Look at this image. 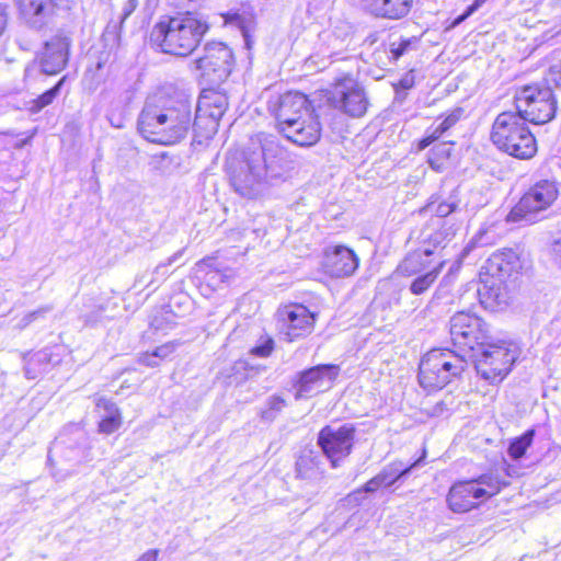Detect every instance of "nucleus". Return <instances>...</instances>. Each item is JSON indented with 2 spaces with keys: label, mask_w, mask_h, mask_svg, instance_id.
I'll use <instances>...</instances> for the list:
<instances>
[{
  "label": "nucleus",
  "mask_w": 561,
  "mask_h": 561,
  "mask_svg": "<svg viewBox=\"0 0 561 561\" xmlns=\"http://www.w3.org/2000/svg\"><path fill=\"white\" fill-rule=\"evenodd\" d=\"M226 170L233 192L252 201L264 196L272 185L285 181L293 170V161L277 136L259 133L239 158L227 160Z\"/></svg>",
  "instance_id": "obj_1"
},
{
  "label": "nucleus",
  "mask_w": 561,
  "mask_h": 561,
  "mask_svg": "<svg viewBox=\"0 0 561 561\" xmlns=\"http://www.w3.org/2000/svg\"><path fill=\"white\" fill-rule=\"evenodd\" d=\"M137 126L141 136L151 142L178 144L192 127L191 101L163 91L156 92L147 98Z\"/></svg>",
  "instance_id": "obj_2"
},
{
  "label": "nucleus",
  "mask_w": 561,
  "mask_h": 561,
  "mask_svg": "<svg viewBox=\"0 0 561 561\" xmlns=\"http://www.w3.org/2000/svg\"><path fill=\"white\" fill-rule=\"evenodd\" d=\"M268 110L276 119L278 131L293 144L310 147L320 140L319 116L304 93L286 92L270 101Z\"/></svg>",
  "instance_id": "obj_3"
},
{
  "label": "nucleus",
  "mask_w": 561,
  "mask_h": 561,
  "mask_svg": "<svg viewBox=\"0 0 561 561\" xmlns=\"http://www.w3.org/2000/svg\"><path fill=\"white\" fill-rule=\"evenodd\" d=\"M527 124L522 114L512 110L500 113L492 125L493 145L514 158H533L537 152V142Z\"/></svg>",
  "instance_id": "obj_4"
},
{
  "label": "nucleus",
  "mask_w": 561,
  "mask_h": 561,
  "mask_svg": "<svg viewBox=\"0 0 561 561\" xmlns=\"http://www.w3.org/2000/svg\"><path fill=\"white\" fill-rule=\"evenodd\" d=\"M520 270L519 255L513 249L492 253L480 268V278L484 284L482 289H478L481 302L497 307L506 305L507 296L502 289V284L517 275Z\"/></svg>",
  "instance_id": "obj_5"
},
{
  "label": "nucleus",
  "mask_w": 561,
  "mask_h": 561,
  "mask_svg": "<svg viewBox=\"0 0 561 561\" xmlns=\"http://www.w3.org/2000/svg\"><path fill=\"white\" fill-rule=\"evenodd\" d=\"M467 365L466 354L447 348L427 352L419 366V382L426 390H439L460 377Z\"/></svg>",
  "instance_id": "obj_6"
},
{
  "label": "nucleus",
  "mask_w": 561,
  "mask_h": 561,
  "mask_svg": "<svg viewBox=\"0 0 561 561\" xmlns=\"http://www.w3.org/2000/svg\"><path fill=\"white\" fill-rule=\"evenodd\" d=\"M516 359L517 350L513 344L493 343L491 339L467 355V362L472 360L478 375L490 383L501 382Z\"/></svg>",
  "instance_id": "obj_7"
},
{
  "label": "nucleus",
  "mask_w": 561,
  "mask_h": 561,
  "mask_svg": "<svg viewBox=\"0 0 561 561\" xmlns=\"http://www.w3.org/2000/svg\"><path fill=\"white\" fill-rule=\"evenodd\" d=\"M515 113L534 125L552 121L557 112V100L550 87L525 85L515 95Z\"/></svg>",
  "instance_id": "obj_8"
},
{
  "label": "nucleus",
  "mask_w": 561,
  "mask_h": 561,
  "mask_svg": "<svg viewBox=\"0 0 561 561\" xmlns=\"http://www.w3.org/2000/svg\"><path fill=\"white\" fill-rule=\"evenodd\" d=\"M558 194L559 190L554 181L540 180L536 182L508 213L507 221L535 222L537 215L550 207Z\"/></svg>",
  "instance_id": "obj_9"
},
{
  "label": "nucleus",
  "mask_w": 561,
  "mask_h": 561,
  "mask_svg": "<svg viewBox=\"0 0 561 561\" xmlns=\"http://www.w3.org/2000/svg\"><path fill=\"white\" fill-rule=\"evenodd\" d=\"M449 324L451 341L459 348V354L467 356L477 346L491 339L488 334L486 323L473 313L456 312L450 318Z\"/></svg>",
  "instance_id": "obj_10"
},
{
  "label": "nucleus",
  "mask_w": 561,
  "mask_h": 561,
  "mask_svg": "<svg viewBox=\"0 0 561 561\" xmlns=\"http://www.w3.org/2000/svg\"><path fill=\"white\" fill-rule=\"evenodd\" d=\"M354 439L355 428L351 424H344L337 428L328 425L318 434V445L330 460L332 468H337L340 462L351 454Z\"/></svg>",
  "instance_id": "obj_11"
},
{
  "label": "nucleus",
  "mask_w": 561,
  "mask_h": 561,
  "mask_svg": "<svg viewBox=\"0 0 561 561\" xmlns=\"http://www.w3.org/2000/svg\"><path fill=\"white\" fill-rule=\"evenodd\" d=\"M334 106L351 117H362L368 107L364 88L350 75L337 78L332 92Z\"/></svg>",
  "instance_id": "obj_12"
},
{
  "label": "nucleus",
  "mask_w": 561,
  "mask_h": 561,
  "mask_svg": "<svg viewBox=\"0 0 561 561\" xmlns=\"http://www.w3.org/2000/svg\"><path fill=\"white\" fill-rule=\"evenodd\" d=\"M339 373L340 367L333 364H321L298 373L294 383L295 399L311 398L331 388Z\"/></svg>",
  "instance_id": "obj_13"
},
{
  "label": "nucleus",
  "mask_w": 561,
  "mask_h": 561,
  "mask_svg": "<svg viewBox=\"0 0 561 561\" xmlns=\"http://www.w3.org/2000/svg\"><path fill=\"white\" fill-rule=\"evenodd\" d=\"M282 330L289 341L305 337L312 333L318 312L300 304L284 306L277 311Z\"/></svg>",
  "instance_id": "obj_14"
},
{
  "label": "nucleus",
  "mask_w": 561,
  "mask_h": 561,
  "mask_svg": "<svg viewBox=\"0 0 561 561\" xmlns=\"http://www.w3.org/2000/svg\"><path fill=\"white\" fill-rule=\"evenodd\" d=\"M20 20L33 31H42L54 22L53 0H14Z\"/></svg>",
  "instance_id": "obj_15"
},
{
  "label": "nucleus",
  "mask_w": 561,
  "mask_h": 561,
  "mask_svg": "<svg viewBox=\"0 0 561 561\" xmlns=\"http://www.w3.org/2000/svg\"><path fill=\"white\" fill-rule=\"evenodd\" d=\"M355 252L345 245L329 247L324 251L323 270L331 277H348L358 268Z\"/></svg>",
  "instance_id": "obj_16"
},
{
  "label": "nucleus",
  "mask_w": 561,
  "mask_h": 561,
  "mask_svg": "<svg viewBox=\"0 0 561 561\" xmlns=\"http://www.w3.org/2000/svg\"><path fill=\"white\" fill-rule=\"evenodd\" d=\"M485 500V491L469 480L451 485L447 494L448 507L455 513L469 512Z\"/></svg>",
  "instance_id": "obj_17"
},
{
  "label": "nucleus",
  "mask_w": 561,
  "mask_h": 561,
  "mask_svg": "<svg viewBox=\"0 0 561 561\" xmlns=\"http://www.w3.org/2000/svg\"><path fill=\"white\" fill-rule=\"evenodd\" d=\"M456 228L446 220L431 219L421 230L419 244L435 256L455 238Z\"/></svg>",
  "instance_id": "obj_18"
},
{
  "label": "nucleus",
  "mask_w": 561,
  "mask_h": 561,
  "mask_svg": "<svg viewBox=\"0 0 561 561\" xmlns=\"http://www.w3.org/2000/svg\"><path fill=\"white\" fill-rule=\"evenodd\" d=\"M211 23L220 25L227 32L250 35L255 26V11L250 3H241L225 13L214 15Z\"/></svg>",
  "instance_id": "obj_19"
},
{
  "label": "nucleus",
  "mask_w": 561,
  "mask_h": 561,
  "mask_svg": "<svg viewBox=\"0 0 561 561\" xmlns=\"http://www.w3.org/2000/svg\"><path fill=\"white\" fill-rule=\"evenodd\" d=\"M205 54L197 59V67L203 70H211L218 77H228L233 65L232 50L224 43L211 41L204 47Z\"/></svg>",
  "instance_id": "obj_20"
},
{
  "label": "nucleus",
  "mask_w": 561,
  "mask_h": 561,
  "mask_svg": "<svg viewBox=\"0 0 561 561\" xmlns=\"http://www.w3.org/2000/svg\"><path fill=\"white\" fill-rule=\"evenodd\" d=\"M156 28L160 35H170L172 33L205 35L209 30V24L202 16L185 13L178 16H163L156 25Z\"/></svg>",
  "instance_id": "obj_21"
},
{
  "label": "nucleus",
  "mask_w": 561,
  "mask_h": 561,
  "mask_svg": "<svg viewBox=\"0 0 561 561\" xmlns=\"http://www.w3.org/2000/svg\"><path fill=\"white\" fill-rule=\"evenodd\" d=\"M228 107V99L225 94L210 92L203 94L197 102L195 124L197 128L203 127L205 114H207V131L213 133L218 127L219 119Z\"/></svg>",
  "instance_id": "obj_22"
},
{
  "label": "nucleus",
  "mask_w": 561,
  "mask_h": 561,
  "mask_svg": "<svg viewBox=\"0 0 561 561\" xmlns=\"http://www.w3.org/2000/svg\"><path fill=\"white\" fill-rule=\"evenodd\" d=\"M68 37H50L44 43L39 53V62L43 72L56 75L60 72L68 61Z\"/></svg>",
  "instance_id": "obj_23"
},
{
  "label": "nucleus",
  "mask_w": 561,
  "mask_h": 561,
  "mask_svg": "<svg viewBox=\"0 0 561 561\" xmlns=\"http://www.w3.org/2000/svg\"><path fill=\"white\" fill-rule=\"evenodd\" d=\"M150 45L161 53L185 57L198 46V37H149Z\"/></svg>",
  "instance_id": "obj_24"
},
{
  "label": "nucleus",
  "mask_w": 561,
  "mask_h": 561,
  "mask_svg": "<svg viewBox=\"0 0 561 561\" xmlns=\"http://www.w3.org/2000/svg\"><path fill=\"white\" fill-rule=\"evenodd\" d=\"M432 257L431 251L423 249L419 244L417 249L405 254L403 260L397 266L396 273L405 277L423 274L425 270H430L433 262Z\"/></svg>",
  "instance_id": "obj_25"
},
{
  "label": "nucleus",
  "mask_w": 561,
  "mask_h": 561,
  "mask_svg": "<svg viewBox=\"0 0 561 561\" xmlns=\"http://www.w3.org/2000/svg\"><path fill=\"white\" fill-rule=\"evenodd\" d=\"M363 3L376 16L400 19L409 13L412 0H363Z\"/></svg>",
  "instance_id": "obj_26"
},
{
  "label": "nucleus",
  "mask_w": 561,
  "mask_h": 561,
  "mask_svg": "<svg viewBox=\"0 0 561 561\" xmlns=\"http://www.w3.org/2000/svg\"><path fill=\"white\" fill-rule=\"evenodd\" d=\"M321 458L312 449H305L296 460V477L302 480L316 481L322 478Z\"/></svg>",
  "instance_id": "obj_27"
},
{
  "label": "nucleus",
  "mask_w": 561,
  "mask_h": 561,
  "mask_svg": "<svg viewBox=\"0 0 561 561\" xmlns=\"http://www.w3.org/2000/svg\"><path fill=\"white\" fill-rule=\"evenodd\" d=\"M88 56L91 64H94L95 69L100 70L111 59L113 49L118 45L119 37H94Z\"/></svg>",
  "instance_id": "obj_28"
},
{
  "label": "nucleus",
  "mask_w": 561,
  "mask_h": 561,
  "mask_svg": "<svg viewBox=\"0 0 561 561\" xmlns=\"http://www.w3.org/2000/svg\"><path fill=\"white\" fill-rule=\"evenodd\" d=\"M422 458L416 459L410 466H404L402 461H393L385 466L381 471L377 474L380 480V483L383 488H390L396 482L403 480L407 478L414 468L419 467Z\"/></svg>",
  "instance_id": "obj_29"
},
{
  "label": "nucleus",
  "mask_w": 561,
  "mask_h": 561,
  "mask_svg": "<svg viewBox=\"0 0 561 561\" xmlns=\"http://www.w3.org/2000/svg\"><path fill=\"white\" fill-rule=\"evenodd\" d=\"M24 374L27 379H35L42 373H45L51 363V353L44 348L36 353L23 355Z\"/></svg>",
  "instance_id": "obj_30"
},
{
  "label": "nucleus",
  "mask_w": 561,
  "mask_h": 561,
  "mask_svg": "<svg viewBox=\"0 0 561 561\" xmlns=\"http://www.w3.org/2000/svg\"><path fill=\"white\" fill-rule=\"evenodd\" d=\"M96 407L105 412L99 423V431L104 434H112L117 431L122 425V417L116 404L108 399L100 398Z\"/></svg>",
  "instance_id": "obj_31"
},
{
  "label": "nucleus",
  "mask_w": 561,
  "mask_h": 561,
  "mask_svg": "<svg viewBox=\"0 0 561 561\" xmlns=\"http://www.w3.org/2000/svg\"><path fill=\"white\" fill-rule=\"evenodd\" d=\"M460 203L459 192L455 188L446 199L438 201L437 197L432 196L427 203L426 208L436 215L435 219L443 220L458 208Z\"/></svg>",
  "instance_id": "obj_32"
},
{
  "label": "nucleus",
  "mask_w": 561,
  "mask_h": 561,
  "mask_svg": "<svg viewBox=\"0 0 561 561\" xmlns=\"http://www.w3.org/2000/svg\"><path fill=\"white\" fill-rule=\"evenodd\" d=\"M443 266L444 261H440L425 273L416 275L409 286L410 293L415 296L426 293L436 282Z\"/></svg>",
  "instance_id": "obj_33"
},
{
  "label": "nucleus",
  "mask_w": 561,
  "mask_h": 561,
  "mask_svg": "<svg viewBox=\"0 0 561 561\" xmlns=\"http://www.w3.org/2000/svg\"><path fill=\"white\" fill-rule=\"evenodd\" d=\"M179 344L176 342H168L158 346L152 353L140 354L138 362L149 367L159 366L160 362L168 358Z\"/></svg>",
  "instance_id": "obj_34"
},
{
  "label": "nucleus",
  "mask_w": 561,
  "mask_h": 561,
  "mask_svg": "<svg viewBox=\"0 0 561 561\" xmlns=\"http://www.w3.org/2000/svg\"><path fill=\"white\" fill-rule=\"evenodd\" d=\"M470 482H473L478 486L483 488L485 491V500L494 496L497 494L504 486H506L508 483L505 481H502L497 474L493 472H488L479 476L476 479L469 480Z\"/></svg>",
  "instance_id": "obj_35"
},
{
  "label": "nucleus",
  "mask_w": 561,
  "mask_h": 561,
  "mask_svg": "<svg viewBox=\"0 0 561 561\" xmlns=\"http://www.w3.org/2000/svg\"><path fill=\"white\" fill-rule=\"evenodd\" d=\"M65 78H61L53 88L45 91L38 98L32 100L28 104V111L33 114L39 113L44 107L54 102L56 96L60 93Z\"/></svg>",
  "instance_id": "obj_36"
},
{
  "label": "nucleus",
  "mask_w": 561,
  "mask_h": 561,
  "mask_svg": "<svg viewBox=\"0 0 561 561\" xmlns=\"http://www.w3.org/2000/svg\"><path fill=\"white\" fill-rule=\"evenodd\" d=\"M535 430H528L519 437L513 439L508 446V455L517 460L520 459L533 444Z\"/></svg>",
  "instance_id": "obj_37"
},
{
  "label": "nucleus",
  "mask_w": 561,
  "mask_h": 561,
  "mask_svg": "<svg viewBox=\"0 0 561 561\" xmlns=\"http://www.w3.org/2000/svg\"><path fill=\"white\" fill-rule=\"evenodd\" d=\"M287 405L286 400L280 396H272L266 401V408L261 411V419L265 422H273Z\"/></svg>",
  "instance_id": "obj_38"
},
{
  "label": "nucleus",
  "mask_w": 561,
  "mask_h": 561,
  "mask_svg": "<svg viewBox=\"0 0 561 561\" xmlns=\"http://www.w3.org/2000/svg\"><path fill=\"white\" fill-rule=\"evenodd\" d=\"M463 113V110L460 107H457L453 110L435 128L434 130L442 137L447 130H449L453 126H455L461 115Z\"/></svg>",
  "instance_id": "obj_39"
},
{
  "label": "nucleus",
  "mask_w": 561,
  "mask_h": 561,
  "mask_svg": "<svg viewBox=\"0 0 561 561\" xmlns=\"http://www.w3.org/2000/svg\"><path fill=\"white\" fill-rule=\"evenodd\" d=\"M547 87L561 89V59L552 64L546 72Z\"/></svg>",
  "instance_id": "obj_40"
},
{
  "label": "nucleus",
  "mask_w": 561,
  "mask_h": 561,
  "mask_svg": "<svg viewBox=\"0 0 561 561\" xmlns=\"http://www.w3.org/2000/svg\"><path fill=\"white\" fill-rule=\"evenodd\" d=\"M411 46V41L410 39H400L399 42H392L390 45H389V56L388 58L390 60H398L405 51L407 49Z\"/></svg>",
  "instance_id": "obj_41"
},
{
  "label": "nucleus",
  "mask_w": 561,
  "mask_h": 561,
  "mask_svg": "<svg viewBox=\"0 0 561 561\" xmlns=\"http://www.w3.org/2000/svg\"><path fill=\"white\" fill-rule=\"evenodd\" d=\"M50 310H51L50 307H43V308H39L38 310L32 311V312L25 314L20 321V328L27 327L33 321H35L38 317H43L45 313L49 312Z\"/></svg>",
  "instance_id": "obj_42"
},
{
  "label": "nucleus",
  "mask_w": 561,
  "mask_h": 561,
  "mask_svg": "<svg viewBox=\"0 0 561 561\" xmlns=\"http://www.w3.org/2000/svg\"><path fill=\"white\" fill-rule=\"evenodd\" d=\"M451 141L438 144L430 151V153L437 156L443 160H447L451 153Z\"/></svg>",
  "instance_id": "obj_43"
},
{
  "label": "nucleus",
  "mask_w": 561,
  "mask_h": 561,
  "mask_svg": "<svg viewBox=\"0 0 561 561\" xmlns=\"http://www.w3.org/2000/svg\"><path fill=\"white\" fill-rule=\"evenodd\" d=\"M551 256L556 264L561 266V232L551 242Z\"/></svg>",
  "instance_id": "obj_44"
},
{
  "label": "nucleus",
  "mask_w": 561,
  "mask_h": 561,
  "mask_svg": "<svg viewBox=\"0 0 561 561\" xmlns=\"http://www.w3.org/2000/svg\"><path fill=\"white\" fill-rule=\"evenodd\" d=\"M273 341L270 339L265 341L262 345L255 346L252 351L254 355L265 357L268 356L273 351Z\"/></svg>",
  "instance_id": "obj_45"
},
{
  "label": "nucleus",
  "mask_w": 561,
  "mask_h": 561,
  "mask_svg": "<svg viewBox=\"0 0 561 561\" xmlns=\"http://www.w3.org/2000/svg\"><path fill=\"white\" fill-rule=\"evenodd\" d=\"M205 117H208L207 114H205ZM193 130L196 133L197 136L204 137V138H211L216 133L217 128L213 133L207 131V118H204L203 127L197 128L195 122L192 124Z\"/></svg>",
  "instance_id": "obj_46"
},
{
  "label": "nucleus",
  "mask_w": 561,
  "mask_h": 561,
  "mask_svg": "<svg viewBox=\"0 0 561 561\" xmlns=\"http://www.w3.org/2000/svg\"><path fill=\"white\" fill-rule=\"evenodd\" d=\"M413 85H414V75H413V71H409L399 80V82L396 87L400 88L402 90H409Z\"/></svg>",
  "instance_id": "obj_47"
},
{
  "label": "nucleus",
  "mask_w": 561,
  "mask_h": 561,
  "mask_svg": "<svg viewBox=\"0 0 561 561\" xmlns=\"http://www.w3.org/2000/svg\"><path fill=\"white\" fill-rule=\"evenodd\" d=\"M439 135L433 129L430 134H427L424 138H422L420 141H419V150H424L425 148H427L430 145H432L434 141H436L437 139H439Z\"/></svg>",
  "instance_id": "obj_48"
},
{
  "label": "nucleus",
  "mask_w": 561,
  "mask_h": 561,
  "mask_svg": "<svg viewBox=\"0 0 561 561\" xmlns=\"http://www.w3.org/2000/svg\"><path fill=\"white\" fill-rule=\"evenodd\" d=\"M380 488H383V486L381 485L380 480L376 474L374 478H371L364 484L363 491L366 493H374L377 490H379Z\"/></svg>",
  "instance_id": "obj_49"
},
{
  "label": "nucleus",
  "mask_w": 561,
  "mask_h": 561,
  "mask_svg": "<svg viewBox=\"0 0 561 561\" xmlns=\"http://www.w3.org/2000/svg\"><path fill=\"white\" fill-rule=\"evenodd\" d=\"M444 161L445 160L438 158L437 156H434L432 153L428 154L427 162L430 167L437 172H440L443 170Z\"/></svg>",
  "instance_id": "obj_50"
},
{
  "label": "nucleus",
  "mask_w": 561,
  "mask_h": 561,
  "mask_svg": "<svg viewBox=\"0 0 561 561\" xmlns=\"http://www.w3.org/2000/svg\"><path fill=\"white\" fill-rule=\"evenodd\" d=\"M137 0H127L123 8V20L128 18L137 8Z\"/></svg>",
  "instance_id": "obj_51"
},
{
  "label": "nucleus",
  "mask_w": 561,
  "mask_h": 561,
  "mask_svg": "<svg viewBox=\"0 0 561 561\" xmlns=\"http://www.w3.org/2000/svg\"><path fill=\"white\" fill-rule=\"evenodd\" d=\"M8 24V13L4 5L0 4V35L5 31Z\"/></svg>",
  "instance_id": "obj_52"
},
{
  "label": "nucleus",
  "mask_w": 561,
  "mask_h": 561,
  "mask_svg": "<svg viewBox=\"0 0 561 561\" xmlns=\"http://www.w3.org/2000/svg\"><path fill=\"white\" fill-rule=\"evenodd\" d=\"M474 9H476V5L469 7L468 10L463 14L459 15L458 18H456L454 20V22L451 23L450 26H455V25L459 24L460 22H462L469 14H471L473 12Z\"/></svg>",
  "instance_id": "obj_53"
},
{
  "label": "nucleus",
  "mask_w": 561,
  "mask_h": 561,
  "mask_svg": "<svg viewBox=\"0 0 561 561\" xmlns=\"http://www.w3.org/2000/svg\"><path fill=\"white\" fill-rule=\"evenodd\" d=\"M176 256H178V254H174L173 256H171V257H169V259H168V262H167L165 264H159V265L156 267V270H154V272H153V273H156V274H159V273L165 274V272H164L163 270H164L168 265H171V264L175 261Z\"/></svg>",
  "instance_id": "obj_54"
},
{
  "label": "nucleus",
  "mask_w": 561,
  "mask_h": 561,
  "mask_svg": "<svg viewBox=\"0 0 561 561\" xmlns=\"http://www.w3.org/2000/svg\"><path fill=\"white\" fill-rule=\"evenodd\" d=\"M157 560V551H148L144 553L137 561H156Z\"/></svg>",
  "instance_id": "obj_55"
},
{
  "label": "nucleus",
  "mask_w": 561,
  "mask_h": 561,
  "mask_svg": "<svg viewBox=\"0 0 561 561\" xmlns=\"http://www.w3.org/2000/svg\"><path fill=\"white\" fill-rule=\"evenodd\" d=\"M482 239H483L482 234L476 236L474 239L472 240V244L483 245L484 242Z\"/></svg>",
  "instance_id": "obj_56"
},
{
  "label": "nucleus",
  "mask_w": 561,
  "mask_h": 561,
  "mask_svg": "<svg viewBox=\"0 0 561 561\" xmlns=\"http://www.w3.org/2000/svg\"><path fill=\"white\" fill-rule=\"evenodd\" d=\"M201 2V0H181V4L182 5H191V4H198Z\"/></svg>",
  "instance_id": "obj_57"
},
{
  "label": "nucleus",
  "mask_w": 561,
  "mask_h": 561,
  "mask_svg": "<svg viewBox=\"0 0 561 561\" xmlns=\"http://www.w3.org/2000/svg\"><path fill=\"white\" fill-rule=\"evenodd\" d=\"M443 407H444V402L437 403L435 409H434V413L438 414L443 410Z\"/></svg>",
  "instance_id": "obj_58"
},
{
  "label": "nucleus",
  "mask_w": 561,
  "mask_h": 561,
  "mask_svg": "<svg viewBox=\"0 0 561 561\" xmlns=\"http://www.w3.org/2000/svg\"><path fill=\"white\" fill-rule=\"evenodd\" d=\"M250 39H251V37H249V36H245V37H244V43H245V46H247L248 48H250V46H251V41H250Z\"/></svg>",
  "instance_id": "obj_59"
},
{
  "label": "nucleus",
  "mask_w": 561,
  "mask_h": 561,
  "mask_svg": "<svg viewBox=\"0 0 561 561\" xmlns=\"http://www.w3.org/2000/svg\"><path fill=\"white\" fill-rule=\"evenodd\" d=\"M334 42H344L345 37H339V36H335L333 37Z\"/></svg>",
  "instance_id": "obj_60"
},
{
  "label": "nucleus",
  "mask_w": 561,
  "mask_h": 561,
  "mask_svg": "<svg viewBox=\"0 0 561 561\" xmlns=\"http://www.w3.org/2000/svg\"><path fill=\"white\" fill-rule=\"evenodd\" d=\"M333 55L337 56L339 54L337 53H331V54H329V57H332Z\"/></svg>",
  "instance_id": "obj_61"
},
{
  "label": "nucleus",
  "mask_w": 561,
  "mask_h": 561,
  "mask_svg": "<svg viewBox=\"0 0 561 561\" xmlns=\"http://www.w3.org/2000/svg\"><path fill=\"white\" fill-rule=\"evenodd\" d=\"M136 282L137 283H141L142 282V276L140 278H138Z\"/></svg>",
  "instance_id": "obj_62"
}]
</instances>
